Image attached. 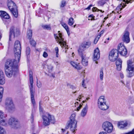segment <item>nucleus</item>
<instances>
[{"mask_svg":"<svg viewBox=\"0 0 134 134\" xmlns=\"http://www.w3.org/2000/svg\"><path fill=\"white\" fill-rule=\"evenodd\" d=\"M15 59H8L5 64V74L8 78L15 77L17 74L19 70L18 63L19 62L21 51H14Z\"/></svg>","mask_w":134,"mask_h":134,"instance_id":"obj_1","label":"nucleus"},{"mask_svg":"<svg viewBox=\"0 0 134 134\" xmlns=\"http://www.w3.org/2000/svg\"><path fill=\"white\" fill-rule=\"evenodd\" d=\"M76 115L73 113L71 115L70 117V120L67 122L68 125L66 126L65 128L68 129L69 127L71 131L72 132L75 133L77 130V121L75 119Z\"/></svg>","mask_w":134,"mask_h":134,"instance_id":"obj_2","label":"nucleus"},{"mask_svg":"<svg viewBox=\"0 0 134 134\" xmlns=\"http://www.w3.org/2000/svg\"><path fill=\"white\" fill-rule=\"evenodd\" d=\"M42 118L43 121V125L45 126L49 125L50 122L54 124L55 122L54 117L48 113L42 115Z\"/></svg>","mask_w":134,"mask_h":134,"instance_id":"obj_3","label":"nucleus"},{"mask_svg":"<svg viewBox=\"0 0 134 134\" xmlns=\"http://www.w3.org/2000/svg\"><path fill=\"white\" fill-rule=\"evenodd\" d=\"M126 71L128 75V77H131L134 75V60L132 59L127 60Z\"/></svg>","mask_w":134,"mask_h":134,"instance_id":"obj_4","label":"nucleus"},{"mask_svg":"<svg viewBox=\"0 0 134 134\" xmlns=\"http://www.w3.org/2000/svg\"><path fill=\"white\" fill-rule=\"evenodd\" d=\"M106 100L103 96H100L98 100V105L99 108L103 110H105L109 108L106 104Z\"/></svg>","mask_w":134,"mask_h":134,"instance_id":"obj_5","label":"nucleus"},{"mask_svg":"<svg viewBox=\"0 0 134 134\" xmlns=\"http://www.w3.org/2000/svg\"><path fill=\"white\" fill-rule=\"evenodd\" d=\"M20 32L19 29L14 26H11L10 29L9 34V40L11 41L12 36L13 35L14 37H17L20 35Z\"/></svg>","mask_w":134,"mask_h":134,"instance_id":"obj_6","label":"nucleus"},{"mask_svg":"<svg viewBox=\"0 0 134 134\" xmlns=\"http://www.w3.org/2000/svg\"><path fill=\"white\" fill-rule=\"evenodd\" d=\"M102 127L104 130L108 133H111L113 130V126L110 122L106 121L102 124Z\"/></svg>","mask_w":134,"mask_h":134,"instance_id":"obj_7","label":"nucleus"},{"mask_svg":"<svg viewBox=\"0 0 134 134\" xmlns=\"http://www.w3.org/2000/svg\"><path fill=\"white\" fill-rule=\"evenodd\" d=\"M6 108L9 112L14 111L15 107L13 101L11 98H7L5 103Z\"/></svg>","mask_w":134,"mask_h":134,"instance_id":"obj_8","label":"nucleus"},{"mask_svg":"<svg viewBox=\"0 0 134 134\" xmlns=\"http://www.w3.org/2000/svg\"><path fill=\"white\" fill-rule=\"evenodd\" d=\"M59 32L60 31H58ZM59 37L58 36L57 34H54V36L55 39H57V42H58L59 44H60V46L63 47H64L66 46V42L64 41V39L62 37V33H59Z\"/></svg>","mask_w":134,"mask_h":134,"instance_id":"obj_9","label":"nucleus"},{"mask_svg":"<svg viewBox=\"0 0 134 134\" xmlns=\"http://www.w3.org/2000/svg\"><path fill=\"white\" fill-rule=\"evenodd\" d=\"M8 124L13 128H17L19 126L18 120L13 117L10 118L8 120Z\"/></svg>","mask_w":134,"mask_h":134,"instance_id":"obj_10","label":"nucleus"},{"mask_svg":"<svg viewBox=\"0 0 134 134\" xmlns=\"http://www.w3.org/2000/svg\"><path fill=\"white\" fill-rule=\"evenodd\" d=\"M84 51H78V52L79 55L81 57L82 64L84 66H87L88 65L89 58L86 57V54L84 52Z\"/></svg>","mask_w":134,"mask_h":134,"instance_id":"obj_11","label":"nucleus"},{"mask_svg":"<svg viewBox=\"0 0 134 134\" xmlns=\"http://www.w3.org/2000/svg\"><path fill=\"white\" fill-rule=\"evenodd\" d=\"M119 52V51H111L109 53V59L112 62L116 61L118 56Z\"/></svg>","mask_w":134,"mask_h":134,"instance_id":"obj_12","label":"nucleus"},{"mask_svg":"<svg viewBox=\"0 0 134 134\" xmlns=\"http://www.w3.org/2000/svg\"><path fill=\"white\" fill-rule=\"evenodd\" d=\"M30 92L31 93V102L33 104V106L34 107L36 103L34 98V91H33V80L30 81Z\"/></svg>","mask_w":134,"mask_h":134,"instance_id":"obj_13","label":"nucleus"},{"mask_svg":"<svg viewBox=\"0 0 134 134\" xmlns=\"http://www.w3.org/2000/svg\"><path fill=\"white\" fill-rule=\"evenodd\" d=\"M91 44V42L90 41L83 42L80 45L79 49L78 50H86L90 47Z\"/></svg>","mask_w":134,"mask_h":134,"instance_id":"obj_14","label":"nucleus"},{"mask_svg":"<svg viewBox=\"0 0 134 134\" xmlns=\"http://www.w3.org/2000/svg\"><path fill=\"white\" fill-rule=\"evenodd\" d=\"M7 6L10 11L17 8L16 4L11 0H8Z\"/></svg>","mask_w":134,"mask_h":134,"instance_id":"obj_15","label":"nucleus"},{"mask_svg":"<svg viewBox=\"0 0 134 134\" xmlns=\"http://www.w3.org/2000/svg\"><path fill=\"white\" fill-rule=\"evenodd\" d=\"M122 40L124 42L126 43H129L130 42L129 38V33L127 31H126L122 37Z\"/></svg>","mask_w":134,"mask_h":134,"instance_id":"obj_16","label":"nucleus"},{"mask_svg":"<svg viewBox=\"0 0 134 134\" xmlns=\"http://www.w3.org/2000/svg\"><path fill=\"white\" fill-rule=\"evenodd\" d=\"M21 45L20 42L18 40L15 41L14 50H21Z\"/></svg>","mask_w":134,"mask_h":134,"instance_id":"obj_17","label":"nucleus"},{"mask_svg":"<svg viewBox=\"0 0 134 134\" xmlns=\"http://www.w3.org/2000/svg\"><path fill=\"white\" fill-rule=\"evenodd\" d=\"M70 63L73 67L77 70H80L82 68V67L80 65L79 63H77L75 62L71 61Z\"/></svg>","mask_w":134,"mask_h":134,"instance_id":"obj_18","label":"nucleus"},{"mask_svg":"<svg viewBox=\"0 0 134 134\" xmlns=\"http://www.w3.org/2000/svg\"><path fill=\"white\" fill-rule=\"evenodd\" d=\"M88 109V107L86 104L81 111L80 114V116L81 117L83 118L85 117L86 115Z\"/></svg>","mask_w":134,"mask_h":134,"instance_id":"obj_19","label":"nucleus"},{"mask_svg":"<svg viewBox=\"0 0 134 134\" xmlns=\"http://www.w3.org/2000/svg\"><path fill=\"white\" fill-rule=\"evenodd\" d=\"M127 124V122L126 121H121L118 122V126L119 128L122 129L126 127Z\"/></svg>","mask_w":134,"mask_h":134,"instance_id":"obj_20","label":"nucleus"},{"mask_svg":"<svg viewBox=\"0 0 134 134\" xmlns=\"http://www.w3.org/2000/svg\"><path fill=\"white\" fill-rule=\"evenodd\" d=\"M127 50L126 48L124 45L123 43H120L118 46V49H113L111 50Z\"/></svg>","mask_w":134,"mask_h":134,"instance_id":"obj_21","label":"nucleus"},{"mask_svg":"<svg viewBox=\"0 0 134 134\" xmlns=\"http://www.w3.org/2000/svg\"><path fill=\"white\" fill-rule=\"evenodd\" d=\"M93 60L94 61L98 60L100 58V54L99 51H94Z\"/></svg>","mask_w":134,"mask_h":134,"instance_id":"obj_22","label":"nucleus"},{"mask_svg":"<svg viewBox=\"0 0 134 134\" xmlns=\"http://www.w3.org/2000/svg\"><path fill=\"white\" fill-rule=\"evenodd\" d=\"M10 11L15 18H17L18 16V12L17 8L14 9H12V10Z\"/></svg>","mask_w":134,"mask_h":134,"instance_id":"obj_23","label":"nucleus"},{"mask_svg":"<svg viewBox=\"0 0 134 134\" xmlns=\"http://www.w3.org/2000/svg\"><path fill=\"white\" fill-rule=\"evenodd\" d=\"M61 24L62 26H63L66 30L68 35L69 36L70 35V32L68 26L65 23H61Z\"/></svg>","mask_w":134,"mask_h":134,"instance_id":"obj_24","label":"nucleus"},{"mask_svg":"<svg viewBox=\"0 0 134 134\" xmlns=\"http://www.w3.org/2000/svg\"><path fill=\"white\" fill-rule=\"evenodd\" d=\"M27 35L29 39H31L32 36V31L31 29H29L27 31Z\"/></svg>","mask_w":134,"mask_h":134,"instance_id":"obj_25","label":"nucleus"},{"mask_svg":"<svg viewBox=\"0 0 134 134\" xmlns=\"http://www.w3.org/2000/svg\"><path fill=\"white\" fill-rule=\"evenodd\" d=\"M0 124L3 126H7L8 124L7 123V121L5 120L2 119H0Z\"/></svg>","mask_w":134,"mask_h":134,"instance_id":"obj_26","label":"nucleus"},{"mask_svg":"<svg viewBox=\"0 0 134 134\" xmlns=\"http://www.w3.org/2000/svg\"><path fill=\"white\" fill-rule=\"evenodd\" d=\"M126 6V5H124L123 3V5H122V4H120L118 5L116 8L117 10H120V11H121L122 9L124 8Z\"/></svg>","mask_w":134,"mask_h":134,"instance_id":"obj_27","label":"nucleus"},{"mask_svg":"<svg viewBox=\"0 0 134 134\" xmlns=\"http://www.w3.org/2000/svg\"><path fill=\"white\" fill-rule=\"evenodd\" d=\"M42 27L44 30H50L51 29V27L50 25H42Z\"/></svg>","mask_w":134,"mask_h":134,"instance_id":"obj_28","label":"nucleus"},{"mask_svg":"<svg viewBox=\"0 0 134 134\" xmlns=\"http://www.w3.org/2000/svg\"><path fill=\"white\" fill-rule=\"evenodd\" d=\"M3 90V88L2 87L0 86V102L2 101Z\"/></svg>","mask_w":134,"mask_h":134,"instance_id":"obj_29","label":"nucleus"},{"mask_svg":"<svg viewBox=\"0 0 134 134\" xmlns=\"http://www.w3.org/2000/svg\"><path fill=\"white\" fill-rule=\"evenodd\" d=\"M106 3L104 0H100L98 2V5L102 6Z\"/></svg>","mask_w":134,"mask_h":134,"instance_id":"obj_30","label":"nucleus"},{"mask_svg":"<svg viewBox=\"0 0 134 134\" xmlns=\"http://www.w3.org/2000/svg\"><path fill=\"white\" fill-rule=\"evenodd\" d=\"M74 23V19L72 18H70L69 20L68 24L69 25L71 26L73 25Z\"/></svg>","mask_w":134,"mask_h":134,"instance_id":"obj_31","label":"nucleus"},{"mask_svg":"<svg viewBox=\"0 0 134 134\" xmlns=\"http://www.w3.org/2000/svg\"><path fill=\"white\" fill-rule=\"evenodd\" d=\"M119 53L121 55L123 56H125L126 55H128L127 54V51H121Z\"/></svg>","mask_w":134,"mask_h":134,"instance_id":"obj_32","label":"nucleus"},{"mask_svg":"<svg viewBox=\"0 0 134 134\" xmlns=\"http://www.w3.org/2000/svg\"><path fill=\"white\" fill-rule=\"evenodd\" d=\"M0 76L1 77H2V81L3 82H4V74L2 71L0 69Z\"/></svg>","mask_w":134,"mask_h":134,"instance_id":"obj_33","label":"nucleus"},{"mask_svg":"<svg viewBox=\"0 0 134 134\" xmlns=\"http://www.w3.org/2000/svg\"><path fill=\"white\" fill-rule=\"evenodd\" d=\"M30 44L33 46L35 47L36 45V42L33 40H30Z\"/></svg>","mask_w":134,"mask_h":134,"instance_id":"obj_34","label":"nucleus"},{"mask_svg":"<svg viewBox=\"0 0 134 134\" xmlns=\"http://www.w3.org/2000/svg\"><path fill=\"white\" fill-rule=\"evenodd\" d=\"M122 61L120 58L118 59L116 62V65H122Z\"/></svg>","mask_w":134,"mask_h":134,"instance_id":"obj_35","label":"nucleus"},{"mask_svg":"<svg viewBox=\"0 0 134 134\" xmlns=\"http://www.w3.org/2000/svg\"><path fill=\"white\" fill-rule=\"evenodd\" d=\"M0 134H6V132L3 128L0 127Z\"/></svg>","mask_w":134,"mask_h":134,"instance_id":"obj_36","label":"nucleus"},{"mask_svg":"<svg viewBox=\"0 0 134 134\" xmlns=\"http://www.w3.org/2000/svg\"><path fill=\"white\" fill-rule=\"evenodd\" d=\"M5 14H6V12L3 11H0V16L2 18H3Z\"/></svg>","mask_w":134,"mask_h":134,"instance_id":"obj_37","label":"nucleus"},{"mask_svg":"<svg viewBox=\"0 0 134 134\" xmlns=\"http://www.w3.org/2000/svg\"><path fill=\"white\" fill-rule=\"evenodd\" d=\"M103 70H102L100 71V77L101 80L102 81L103 80Z\"/></svg>","mask_w":134,"mask_h":134,"instance_id":"obj_38","label":"nucleus"},{"mask_svg":"<svg viewBox=\"0 0 134 134\" xmlns=\"http://www.w3.org/2000/svg\"><path fill=\"white\" fill-rule=\"evenodd\" d=\"M66 5V1L64 0H63L61 2V4L60 5V7H64Z\"/></svg>","mask_w":134,"mask_h":134,"instance_id":"obj_39","label":"nucleus"},{"mask_svg":"<svg viewBox=\"0 0 134 134\" xmlns=\"http://www.w3.org/2000/svg\"><path fill=\"white\" fill-rule=\"evenodd\" d=\"M100 37V36L98 35L97 37L95 38L94 41V44H96L97 43Z\"/></svg>","mask_w":134,"mask_h":134,"instance_id":"obj_40","label":"nucleus"},{"mask_svg":"<svg viewBox=\"0 0 134 134\" xmlns=\"http://www.w3.org/2000/svg\"><path fill=\"white\" fill-rule=\"evenodd\" d=\"M30 80H33L32 72V71H30L29 72Z\"/></svg>","mask_w":134,"mask_h":134,"instance_id":"obj_41","label":"nucleus"},{"mask_svg":"<svg viewBox=\"0 0 134 134\" xmlns=\"http://www.w3.org/2000/svg\"><path fill=\"white\" fill-rule=\"evenodd\" d=\"M48 71L49 72H50L52 71V69L53 68V67L51 65L49 66H48Z\"/></svg>","mask_w":134,"mask_h":134,"instance_id":"obj_42","label":"nucleus"},{"mask_svg":"<svg viewBox=\"0 0 134 134\" xmlns=\"http://www.w3.org/2000/svg\"><path fill=\"white\" fill-rule=\"evenodd\" d=\"M10 16L9 14L6 13V14H5L3 18L8 19L9 18Z\"/></svg>","mask_w":134,"mask_h":134,"instance_id":"obj_43","label":"nucleus"},{"mask_svg":"<svg viewBox=\"0 0 134 134\" xmlns=\"http://www.w3.org/2000/svg\"><path fill=\"white\" fill-rule=\"evenodd\" d=\"M37 86L38 88H40L41 87L42 83L40 81H37Z\"/></svg>","mask_w":134,"mask_h":134,"instance_id":"obj_44","label":"nucleus"},{"mask_svg":"<svg viewBox=\"0 0 134 134\" xmlns=\"http://www.w3.org/2000/svg\"><path fill=\"white\" fill-rule=\"evenodd\" d=\"M117 67V69L119 71L120 70L121 68V65H116Z\"/></svg>","mask_w":134,"mask_h":134,"instance_id":"obj_45","label":"nucleus"},{"mask_svg":"<svg viewBox=\"0 0 134 134\" xmlns=\"http://www.w3.org/2000/svg\"><path fill=\"white\" fill-rule=\"evenodd\" d=\"M40 112L41 114H42L43 113V109L41 106L39 107Z\"/></svg>","mask_w":134,"mask_h":134,"instance_id":"obj_46","label":"nucleus"},{"mask_svg":"<svg viewBox=\"0 0 134 134\" xmlns=\"http://www.w3.org/2000/svg\"><path fill=\"white\" fill-rule=\"evenodd\" d=\"M62 132L64 133V134H69L68 131H67L65 129H62Z\"/></svg>","mask_w":134,"mask_h":134,"instance_id":"obj_47","label":"nucleus"},{"mask_svg":"<svg viewBox=\"0 0 134 134\" xmlns=\"http://www.w3.org/2000/svg\"><path fill=\"white\" fill-rule=\"evenodd\" d=\"M2 78L0 76V84L1 85H3L5 83V78H4V82H2Z\"/></svg>","mask_w":134,"mask_h":134,"instance_id":"obj_48","label":"nucleus"},{"mask_svg":"<svg viewBox=\"0 0 134 134\" xmlns=\"http://www.w3.org/2000/svg\"><path fill=\"white\" fill-rule=\"evenodd\" d=\"M84 82L85 80L83 79L82 82V85L83 87H84L85 88H86V86L85 84L84 83Z\"/></svg>","mask_w":134,"mask_h":134,"instance_id":"obj_49","label":"nucleus"},{"mask_svg":"<svg viewBox=\"0 0 134 134\" xmlns=\"http://www.w3.org/2000/svg\"><path fill=\"white\" fill-rule=\"evenodd\" d=\"M43 56L44 57L46 58L47 57L48 55L47 53L45 51L43 52Z\"/></svg>","mask_w":134,"mask_h":134,"instance_id":"obj_50","label":"nucleus"},{"mask_svg":"<svg viewBox=\"0 0 134 134\" xmlns=\"http://www.w3.org/2000/svg\"><path fill=\"white\" fill-rule=\"evenodd\" d=\"M125 134H134V129H133L132 131Z\"/></svg>","mask_w":134,"mask_h":134,"instance_id":"obj_51","label":"nucleus"},{"mask_svg":"<svg viewBox=\"0 0 134 134\" xmlns=\"http://www.w3.org/2000/svg\"><path fill=\"white\" fill-rule=\"evenodd\" d=\"M34 120V115L32 113L31 116V122L32 123L33 121Z\"/></svg>","mask_w":134,"mask_h":134,"instance_id":"obj_52","label":"nucleus"},{"mask_svg":"<svg viewBox=\"0 0 134 134\" xmlns=\"http://www.w3.org/2000/svg\"><path fill=\"white\" fill-rule=\"evenodd\" d=\"M98 8L96 7H94L92 9V11L93 12L97 11Z\"/></svg>","mask_w":134,"mask_h":134,"instance_id":"obj_53","label":"nucleus"},{"mask_svg":"<svg viewBox=\"0 0 134 134\" xmlns=\"http://www.w3.org/2000/svg\"><path fill=\"white\" fill-rule=\"evenodd\" d=\"M3 117V113L2 111H0V119H2Z\"/></svg>","mask_w":134,"mask_h":134,"instance_id":"obj_54","label":"nucleus"},{"mask_svg":"<svg viewBox=\"0 0 134 134\" xmlns=\"http://www.w3.org/2000/svg\"><path fill=\"white\" fill-rule=\"evenodd\" d=\"M83 105V104H80L79 107H78L77 108V110L78 111H79L81 107H82V105Z\"/></svg>","mask_w":134,"mask_h":134,"instance_id":"obj_55","label":"nucleus"},{"mask_svg":"<svg viewBox=\"0 0 134 134\" xmlns=\"http://www.w3.org/2000/svg\"><path fill=\"white\" fill-rule=\"evenodd\" d=\"M92 6V4H90L87 8H86L85 9H87L88 10H90L91 9V7Z\"/></svg>","mask_w":134,"mask_h":134,"instance_id":"obj_56","label":"nucleus"},{"mask_svg":"<svg viewBox=\"0 0 134 134\" xmlns=\"http://www.w3.org/2000/svg\"><path fill=\"white\" fill-rule=\"evenodd\" d=\"M105 31V30H103L102 31L99 33V35H100V37L101 36V35L103 34V33Z\"/></svg>","mask_w":134,"mask_h":134,"instance_id":"obj_57","label":"nucleus"},{"mask_svg":"<svg viewBox=\"0 0 134 134\" xmlns=\"http://www.w3.org/2000/svg\"><path fill=\"white\" fill-rule=\"evenodd\" d=\"M70 88H71V89L72 90H74L76 88V87L73 86V85H71L70 86Z\"/></svg>","mask_w":134,"mask_h":134,"instance_id":"obj_58","label":"nucleus"},{"mask_svg":"<svg viewBox=\"0 0 134 134\" xmlns=\"http://www.w3.org/2000/svg\"><path fill=\"white\" fill-rule=\"evenodd\" d=\"M90 99V98L89 97H87L86 98V99L85 100H83L82 102L83 103H84L85 102H87V101L89 99Z\"/></svg>","mask_w":134,"mask_h":134,"instance_id":"obj_59","label":"nucleus"},{"mask_svg":"<svg viewBox=\"0 0 134 134\" xmlns=\"http://www.w3.org/2000/svg\"><path fill=\"white\" fill-rule=\"evenodd\" d=\"M120 76L121 77L122 79H123L124 78V75L122 73H120Z\"/></svg>","mask_w":134,"mask_h":134,"instance_id":"obj_60","label":"nucleus"},{"mask_svg":"<svg viewBox=\"0 0 134 134\" xmlns=\"http://www.w3.org/2000/svg\"><path fill=\"white\" fill-rule=\"evenodd\" d=\"M59 51H56V57L57 58L59 57V54L58 53Z\"/></svg>","mask_w":134,"mask_h":134,"instance_id":"obj_61","label":"nucleus"},{"mask_svg":"<svg viewBox=\"0 0 134 134\" xmlns=\"http://www.w3.org/2000/svg\"><path fill=\"white\" fill-rule=\"evenodd\" d=\"M134 0H129V1H128V0H126V3H127V4H128L129 3H131V1H133Z\"/></svg>","mask_w":134,"mask_h":134,"instance_id":"obj_62","label":"nucleus"},{"mask_svg":"<svg viewBox=\"0 0 134 134\" xmlns=\"http://www.w3.org/2000/svg\"><path fill=\"white\" fill-rule=\"evenodd\" d=\"M26 53L27 56L28 57V55L30 53V51H26Z\"/></svg>","mask_w":134,"mask_h":134,"instance_id":"obj_63","label":"nucleus"},{"mask_svg":"<svg viewBox=\"0 0 134 134\" xmlns=\"http://www.w3.org/2000/svg\"><path fill=\"white\" fill-rule=\"evenodd\" d=\"M106 132L102 131L100 132L99 134H106Z\"/></svg>","mask_w":134,"mask_h":134,"instance_id":"obj_64","label":"nucleus"}]
</instances>
